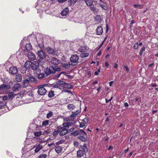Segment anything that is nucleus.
<instances>
[{
    "label": "nucleus",
    "instance_id": "obj_1",
    "mask_svg": "<svg viewBox=\"0 0 158 158\" xmlns=\"http://www.w3.org/2000/svg\"><path fill=\"white\" fill-rule=\"evenodd\" d=\"M61 69L58 66H55V67L52 66H50L49 67H47L45 69L44 72L47 76L50 75L51 74H53L56 73V71H60Z\"/></svg>",
    "mask_w": 158,
    "mask_h": 158
},
{
    "label": "nucleus",
    "instance_id": "obj_2",
    "mask_svg": "<svg viewBox=\"0 0 158 158\" xmlns=\"http://www.w3.org/2000/svg\"><path fill=\"white\" fill-rule=\"evenodd\" d=\"M89 49L88 47L87 46H81L80 47L78 50L79 52L82 53L80 55V56L81 58H85L89 56V53L87 52Z\"/></svg>",
    "mask_w": 158,
    "mask_h": 158
},
{
    "label": "nucleus",
    "instance_id": "obj_3",
    "mask_svg": "<svg viewBox=\"0 0 158 158\" xmlns=\"http://www.w3.org/2000/svg\"><path fill=\"white\" fill-rule=\"evenodd\" d=\"M79 57L76 54L72 55L70 58V62L72 65H74L78 63Z\"/></svg>",
    "mask_w": 158,
    "mask_h": 158
},
{
    "label": "nucleus",
    "instance_id": "obj_4",
    "mask_svg": "<svg viewBox=\"0 0 158 158\" xmlns=\"http://www.w3.org/2000/svg\"><path fill=\"white\" fill-rule=\"evenodd\" d=\"M44 85H39L38 88V93L40 95H44L47 93V90L44 87Z\"/></svg>",
    "mask_w": 158,
    "mask_h": 158
},
{
    "label": "nucleus",
    "instance_id": "obj_5",
    "mask_svg": "<svg viewBox=\"0 0 158 158\" xmlns=\"http://www.w3.org/2000/svg\"><path fill=\"white\" fill-rule=\"evenodd\" d=\"M37 55L40 58L38 60L39 62H40L41 61L45 58L46 56L45 53L42 51H39L37 52Z\"/></svg>",
    "mask_w": 158,
    "mask_h": 158
},
{
    "label": "nucleus",
    "instance_id": "obj_6",
    "mask_svg": "<svg viewBox=\"0 0 158 158\" xmlns=\"http://www.w3.org/2000/svg\"><path fill=\"white\" fill-rule=\"evenodd\" d=\"M57 84H58L63 85L64 84V87L69 89H72L73 87V86L72 85H69L64 82L62 81H58L57 82Z\"/></svg>",
    "mask_w": 158,
    "mask_h": 158
},
{
    "label": "nucleus",
    "instance_id": "obj_7",
    "mask_svg": "<svg viewBox=\"0 0 158 158\" xmlns=\"http://www.w3.org/2000/svg\"><path fill=\"white\" fill-rule=\"evenodd\" d=\"M39 67V63L37 62H34L33 63L32 62L30 67V69H32L35 70H38Z\"/></svg>",
    "mask_w": 158,
    "mask_h": 158
},
{
    "label": "nucleus",
    "instance_id": "obj_8",
    "mask_svg": "<svg viewBox=\"0 0 158 158\" xmlns=\"http://www.w3.org/2000/svg\"><path fill=\"white\" fill-rule=\"evenodd\" d=\"M80 134H86V133L83 130L80 129V130L75 131L71 133V135L74 136H76Z\"/></svg>",
    "mask_w": 158,
    "mask_h": 158
},
{
    "label": "nucleus",
    "instance_id": "obj_9",
    "mask_svg": "<svg viewBox=\"0 0 158 158\" xmlns=\"http://www.w3.org/2000/svg\"><path fill=\"white\" fill-rule=\"evenodd\" d=\"M62 130L61 131H60V136H63L66 134L68 132H70L72 131L74 129H69L68 130L67 129H61Z\"/></svg>",
    "mask_w": 158,
    "mask_h": 158
},
{
    "label": "nucleus",
    "instance_id": "obj_10",
    "mask_svg": "<svg viewBox=\"0 0 158 158\" xmlns=\"http://www.w3.org/2000/svg\"><path fill=\"white\" fill-rule=\"evenodd\" d=\"M51 63L55 66H57L60 63V60L55 57H52L51 60Z\"/></svg>",
    "mask_w": 158,
    "mask_h": 158
},
{
    "label": "nucleus",
    "instance_id": "obj_11",
    "mask_svg": "<svg viewBox=\"0 0 158 158\" xmlns=\"http://www.w3.org/2000/svg\"><path fill=\"white\" fill-rule=\"evenodd\" d=\"M10 73L12 75L15 74L18 72L17 68L15 66L11 67L9 68Z\"/></svg>",
    "mask_w": 158,
    "mask_h": 158
},
{
    "label": "nucleus",
    "instance_id": "obj_12",
    "mask_svg": "<svg viewBox=\"0 0 158 158\" xmlns=\"http://www.w3.org/2000/svg\"><path fill=\"white\" fill-rule=\"evenodd\" d=\"M96 34L98 35H100L102 34L103 32V29L101 26H98L96 31Z\"/></svg>",
    "mask_w": 158,
    "mask_h": 158
},
{
    "label": "nucleus",
    "instance_id": "obj_13",
    "mask_svg": "<svg viewBox=\"0 0 158 158\" xmlns=\"http://www.w3.org/2000/svg\"><path fill=\"white\" fill-rule=\"evenodd\" d=\"M36 74L38 75V78L39 79H40L43 78L45 77V73H41L40 70L38 69L36 72Z\"/></svg>",
    "mask_w": 158,
    "mask_h": 158
},
{
    "label": "nucleus",
    "instance_id": "obj_14",
    "mask_svg": "<svg viewBox=\"0 0 158 158\" xmlns=\"http://www.w3.org/2000/svg\"><path fill=\"white\" fill-rule=\"evenodd\" d=\"M27 56L29 60H34L36 58L34 54L32 52H29L28 53Z\"/></svg>",
    "mask_w": 158,
    "mask_h": 158
},
{
    "label": "nucleus",
    "instance_id": "obj_15",
    "mask_svg": "<svg viewBox=\"0 0 158 158\" xmlns=\"http://www.w3.org/2000/svg\"><path fill=\"white\" fill-rule=\"evenodd\" d=\"M10 85H6L3 84L0 85V89L2 90L9 89H10Z\"/></svg>",
    "mask_w": 158,
    "mask_h": 158
},
{
    "label": "nucleus",
    "instance_id": "obj_16",
    "mask_svg": "<svg viewBox=\"0 0 158 158\" xmlns=\"http://www.w3.org/2000/svg\"><path fill=\"white\" fill-rule=\"evenodd\" d=\"M80 136L78 137V138L83 142H86L87 141V138L85 137V136L86 135V134L80 135Z\"/></svg>",
    "mask_w": 158,
    "mask_h": 158
},
{
    "label": "nucleus",
    "instance_id": "obj_17",
    "mask_svg": "<svg viewBox=\"0 0 158 158\" xmlns=\"http://www.w3.org/2000/svg\"><path fill=\"white\" fill-rule=\"evenodd\" d=\"M44 146L42 145L40 143L38 144L37 146L34 150L35 152V153L38 152L43 148Z\"/></svg>",
    "mask_w": 158,
    "mask_h": 158
},
{
    "label": "nucleus",
    "instance_id": "obj_18",
    "mask_svg": "<svg viewBox=\"0 0 158 158\" xmlns=\"http://www.w3.org/2000/svg\"><path fill=\"white\" fill-rule=\"evenodd\" d=\"M81 112V110H78L75 112H73L72 113V114L71 115L70 117H71V118L73 119H74V118L76 117V116L78 114L80 113Z\"/></svg>",
    "mask_w": 158,
    "mask_h": 158
},
{
    "label": "nucleus",
    "instance_id": "obj_19",
    "mask_svg": "<svg viewBox=\"0 0 158 158\" xmlns=\"http://www.w3.org/2000/svg\"><path fill=\"white\" fill-rule=\"evenodd\" d=\"M29 82H31L33 84H35L37 83V81L36 79L34 77L31 76H30L29 78Z\"/></svg>",
    "mask_w": 158,
    "mask_h": 158
},
{
    "label": "nucleus",
    "instance_id": "obj_20",
    "mask_svg": "<svg viewBox=\"0 0 158 158\" xmlns=\"http://www.w3.org/2000/svg\"><path fill=\"white\" fill-rule=\"evenodd\" d=\"M29 83V81L28 79H25L23 80L22 83V87L25 88L27 87Z\"/></svg>",
    "mask_w": 158,
    "mask_h": 158
},
{
    "label": "nucleus",
    "instance_id": "obj_21",
    "mask_svg": "<svg viewBox=\"0 0 158 158\" xmlns=\"http://www.w3.org/2000/svg\"><path fill=\"white\" fill-rule=\"evenodd\" d=\"M20 85L19 83H16L13 86L12 90L13 91H16L19 88Z\"/></svg>",
    "mask_w": 158,
    "mask_h": 158
},
{
    "label": "nucleus",
    "instance_id": "obj_22",
    "mask_svg": "<svg viewBox=\"0 0 158 158\" xmlns=\"http://www.w3.org/2000/svg\"><path fill=\"white\" fill-rule=\"evenodd\" d=\"M32 62L30 61H27L24 64V66L26 69H30V67Z\"/></svg>",
    "mask_w": 158,
    "mask_h": 158
},
{
    "label": "nucleus",
    "instance_id": "obj_23",
    "mask_svg": "<svg viewBox=\"0 0 158 158\" xmlns=\"http://www.w3.org/2000/svg\"><path fill=\"white\" fill-rule=\"evenodd\" d=\"M69 12V10L68 8H66L62 10L61 12V15L62 16H65Z\"/></svg>",
    "mask_w": 158,
    "mask_h": 158
},
{
    "label": "nucleus",
    "instance_id": "obj_24",
    "mask_svg": "<svg viewBox=\"0 0 158 158\" xmlns=\"http://www.w3.org/2000/svg\"><path fill=\"white\" fill-rule=\"evenodd\" d=\"M46 50L48 53L50 54H53L55 52V50L49 47H48L46 48Z\"/></svg>",
    "mask_w": 158,
    "mask_h": 158
},
{
    "label": "nucleus",
    "instance_id": "obj_25",
    "mask_svg": "<svg viewBox=\"0 0 158 158\" xmlns=\"http://www.w3.org/2000/svg\"><path fill=\"white\" fill-rule=\"evenodd\" d=\"M90 9L95 14H97L99 11L98 9L95 6H90Z\"/></svg>",
    "mask_w": 158,
    "mask_h": 158
},
{
    "label": "nucleus",
    "instance_id": "obj_26",
    "mask_svg": "<svg viewBox=\"0 0 158 158\" xmlns=\"http://www.w3.org/2000/svg\"><path fill=\"white\" fill-rule=\"evenodd\" d=\"M94 0H84L86 5L89 6L92 5Z\"/></svg>",
    "mask_w": 158,
    "mask_h": 158
},
{
    "label": "nucleus",
    "instance_id": "obj_27",
    "mask_svg": "<svg viewBox=\"0 0 158 158\" xmlns=\"http://www.w3.org/2000/svg\"><path fill=\"white\" fill-rule=\"evenodd\" d=\"M84 152L83 151L81 150H79L77 151V156L78 157H81L84 154Z\"/></svg>",
    "mask_w": 158,
    "mask_h": 158
},
{
    "label": "nucleus",
    "instance_id": "obj_28",
    "mask_svg": "<svg viewBox=\"0 0 158 158\" xmlns=\"http://www.w3.org/2000/svg\"><path fill=\"white\" fill-rule=\"evenodd\" d=\"M62 150V148L60 146H57L55 147V150L57 153L61 152Z\"/></svg>",
    "mask_w": 158,
    "mask_h": 158
},
{
    "label": "nucleus",
    "instance_id": "obj_29",
    "mask_svg": "<svg viewBox=\"0 0 158 158\" xmlns=\"http://www.w3.org/2000/svg\"><path fill=\"white\" fill-rule=\"evenodd\" d=\"M22 76L20 74H17L16 76L15 80L17 82H20L22 80Z\"/></svg>",
    "mask_w": 158,
    "mask_h": 158
},
{
    "label": "nucleus",
    "instance_id": "obj_30",
    "mask_svg": "<svg viewBox=\"0 0 158 158\" xmlns=\"http://www.w3.org/2000/svg\"><path fill=\"white\" fill-rule=\"evenodd\" d=\"M72 65V64H71V62L70 61L68 63H62L63 66L67 69L69 68L70 67V65Z\"/></svg>",
    "mask_w": 158,
    "mask_h": 158
},
{
    "label": "nucleus",
    "instance_id": "obj_31",
    "mask_svg": "<svg viewBox=\"0 0 158 158\" xmlns=\"http://www.w3.org/2000/svg\"><path fill=\"white\" fill-rule=\"evenodd\" d=\"M26 49L27 51H29L32 48V46L30 43L27 44L25 46Z\"/></svg>",
    "mask_w": 158,
    "mask_h": 158
},
{
    "label": "nucleus",
    "instance_id": "obj_32",
    "mask_svg": "<svg viewBox=\"0 0 158 158\" xmlns=\"http://www.w3.org/2000/svg\"><path fill=\"white\" fill-rule=\"evenodd\" d=\"M75 107V105L72 104H69L67 106V108L68 109L70 110H73Z\"/></svg>",
    "mask_w": 158,
    "mask_h": 158
},
{
    "label": "nucleus",
    "instance_id": "obj_33",
    "mask_svg": "<svg viewBox=\"0 0 158 158\" xmlns=\"http://www.w3.org/2000/svg\"><path fill=\"white\" fill-rule=\"evenodd\" d=\"M6 106L3 101H0V109L4 108Z\"/></svg>",
    "mask_w": 158,
    "mask_h": 158
},
{
    "label": "nucleus",
    "instance_id": "obj_34",
    "mask_svg": "<svg viewBox=\"0 0 158 158\" xmlns=\"http://www.w3.org/2000/svg\"><path fill=\"white\" fill-rule=\"evenodd\" d=\"M54 91L51 90L48 93V96L49 98H51L54 96Z\"/></svg>",
    "mask_w": 158,
    "mask_h": 158
},
{
    "label": "nucleus",
    "instance_id": "obj_35",
    "mask_svg": "<svg viewBox=\"0 0 158 158\" xmlns=\"http://www.w3.org/2000/svg\"><path fill=\"white\" fill-rule=\"evenodd\" d=\"M15 96V94L13 92H10L8 93V97L10 98H13Z\"/></svg>",
    "mask_w": 158,
    "mask_h": 158
},
{
    "label": "nucleus",
    "instance_id": "obj_36",
    "mask_svg": "<svg viewBox=\"0 0 158 158\" xmlns=\"http://www.w3.org/2000/svg\"><path fill=\"white\" fill-rule=\"evenodd\" d=\"M42 132L41 131H35L34 132V135L35 136H38L42 134Z\"/></svg>",
    "mask_w": 158,
    "mask_h": 158
},
{
    "label": "nucleus",
    "instance_id": "obj_37",
    "mask_svg": "<svg viewBox=\"0 0 158 158\" xmlns=\"http://www.w3.org/2000/svg\"><path fill=\"white\" fill-rule=\"evenodd\" d=\"M98 4L103 9L105 10H106L107 9V7L106 6L99 3Z\"/></svg>",
    "mask_w": 158,
    "mask_h": 158
},
{
    "label": "nucleus",
    "instance_id": "obj_38",
    "mask_svg": "<svg viewBox=\"0 0 158 158\" xmlns=\"http://www.w3.org/2000/svg\"><path fill=\"white\" fill-rule=\"evenodd\" d=\"M81 148L83 150V152H84L85 153L87 152L88 149L86 147V145H85V144H84L83 146H82V147H81Z\"/></svg>",
    "mask_w": 158,
    "mask_h": 158
},
{
    "label": "nucleus",
    "instance_id": "obj_39",
    "mask_svg": "<svg viewBox=\"0 0 158 158\" xmlns=\"http://www.w3.org/2000/svg\"><path fill=\"white\" fill-rule=\"evenodd\" d=\"M27 69L25 67H22V68H21V72L22 73H25L27 71Z\"/></svg>",
    "mask_w": 158,
    "mask_h": 158
},
{
    "label": "nucleus",
    "instance_id": "obj_40",
    "mask_svg": "<svg viewBox=\"0 0 158 158\" xmlns=\"http://www.w3.org/2000/svg\"><path fill=\"white\" fill-rule=\"evenodd\" d=\"M62 125L64 127L69 128V126H71V124L69 123H64Z\"/></svg>",
    "mask_w": 158,
    "mask_h": 158
},
{
    "label": "nucleus",
    "instance_id": "obj_41",
    "mask_svg": "<svg viewBox=\"0 0 158 158\" xmlns=\"http://www.w3.org/2000/svg\"><path fill=\"white\" fill-rule=\"evenodd\" d=\"M77 2V0H69L68 2L69 4L70 5H72L76 3Z\"/></svg>",
    "mask_w": 158,
    "mask_h": 158
},
{
    "label": "nucleus",
    "instance_id": "obj_42",
    "mask_svg": "<svg viewBox=\"0 0 158 158\" xmlns=\"http://www.w3.org/2000/svg\"><path fill=\"white\" fill-rule=\"evenodd\" d=\"M133 6L135 8H136L138 9H141L142 8V6L141 5H136L134 4Z\"/></svg>",
    "mask_w": 158,
    "mask_h": 158
},
{
    "label": "nucleus",
    "instance_id": "obj_43",
    "mask_svg": "<svg viewBox=\"0 0 158 158\" xmlns=\"http://www.w3.org/2000/svg\"><path fill=\"white\" fill-rule=\"evenodd\" d=\"M49 121L48 120H46L43 122L42 123V126H46L48 125Z\"/></svg>",
    "mask_w": 158,
    "mask_h": 158
},
{
    "label": "nucleus",
    "instance_id": "obj_44",
    "mask_svg": "<svg viewBox=\"0 0 158 158\" xmlns=\"http://www.w3.org/2000/svg\"><path fill=\"white\" fill-rule=\"evenodd\" d=\"M145 48L144 47H143L141 49V50L139 52V55L141 56H142V54L143 53V52L145 51Z\"/></svg>",
    "mask_w": 158,
    "mask_h": 158
},
{
    "label": "nucleus",
    "instance_id": "obj_45",
    "mask_svg": "<svg viewBox=\"0 0 158 158\" xmlns=\"http://www.w3.org/2000/svg\"><path fill=\"white\" fill-rule=\"evenodd\" d=\"M52 115V112H50L49 113H48L47 114V118H51Z\"/></svg>",
    "mask_w": 158,
    "mask_h": 158
},
{
    "label": "nucleus",
    "instance_id": "obj_46",
    "mask_svg": "<svg viewBox=\"0 0 158 158\" xmlns=\"http://www.w3.org/2000/svg\"><path fill=\"white\" fill-rule=\"evenodd\" d=\"M138 47V44L137 42L135 43L134 45V48L135 49H137Z\"/></svg>",
    "mask_w": 158,
    "mask_h": 158
},
{
    "label": "nucleus",
    "instance_id": "obj_47",
    "mask_svg": "<svg viewBox=\"0 0 158 158\" xmlns=\"http://www.w3.org/2000/svg\"><path fill=\"white\" fill-rule=\"evenodd\" d=\"M54 89L55 90H58V91H60L61 90V89L57 85H55V86L54 87Z\"/></svg>",
    "mask_w": 158,
    "mask_h": 158
},
{
    "label": "nucleus",
    "instance_id": "obj_48",
    "mask_svg": "<svg viewBox=\"0 0 158 158\" xmlns=\"http://www.w3.org/2000/svg\"><path fill=\"white\" fill-rule=\"evenodd\" d=\"M47 156V155L46 154H44L40 155L38 158H46Z\"/></svg>",
    "mask_w": 158,
    "mask_h": 158
},
{
    "label": "nucleus",
    "instance_id": "obj_49",
    "mask_svg": "<svg viewBox=\"0 0 158 158\" xmlns=\"http://www.w3.org/2000/svg\"><path fill=\"white\" fill-rule=\"evenodd\" d=\"M66 74V72H60V73L57 75V77H58V78L60 76V75L62 74H63L64 75H65Z\"/></svg>",
    "mask_w": 158,
    "mask_h": 158
},
{
    "label": "nucleus",
    "instance_id": "obj_50",
    "mask_svg": "<svg viewBox=\"0 0 158 158\" xmlns=\"http://www.w3.org/2000/svg\"><path fill=\"white\" fill-rule=\"evenodd\" d=\"M36 140L37 142H39L41 144L42 143H44V141H40V139L39 138H36Z\"/></svg>",
    "mask_w": 158,
    "mask_h": 158
},
{
    "label": "nucleus",
    "instance_id": "obj_51",
    "mask_svg": "<svg viewBox=\"0 0 158 158\" xmlns=\"http://www.w3.org/2000/svg\"><path fill=\"white\" fill-rule=\"evenodd\" d=\"M106 38L104 39V40L102 42V43L99 45V47L97 49V50H99L102 46L103 45V43L105 41V40H106Z\"/></svg>",
    "mask_w": 158,
    "mask_h": 158
},
{
    "label": "nucleus",
    "instance_id": "obj_52",
    "mask_svg": "<svg viewBox=\"0 0 158 158\" xmlns=\"http://www.w3.org/2000/svg\"><path fill=\"white\" fill-rule=\"evenodd\" d=\"M74 145L75 146V147H77L78 145H79V143L78 142H77V141H74Z\"/></svg>",
    "mask_w": 158,
    "mask_h": 158
},
{
    "label": "nucleus",
    "instance_id": "obj_53",
    "mask_svg": "<svg viewBox=\"0 0 158 158\" xmlns=\"http://www.w3.org/2000/svg\"><path fill=\"white\" fill-rule=\"evenodd\" d=\"M59 132H60V131L59 130H57V131H54L53 133L52 134L54 135H57L58 134V133H59Z\"/></svg>",
    "mask_w": 158,
    "mask_h": 158
},
{
    "label": "nucleus",
    "instance_id": "obj_54",
    "mask_svg": "<svg viewBox=\"0 0 158 158\" xmlns=\"http://www.w3.org/2000/svg\"><path fill=\"white\" fill-rule=\"evenodd\" d=\"M100 70L99 69H98V71H95L94 73V75H98L99 73L100 72Z\"/></svg>",
    "mask_w": 158,
    "mask_h": 158
},
{
    "label": "nucleus",
    "instance_id": "obj_55",
    "mask_svg": "<svg viewBox=\"0 0 158 158\" xmlns=\"http://www.w3.org/2000/svg\"><path fill=\"white\" fill-rule=\"evenodd\" d=\"M3 100L6 101L8 99V97L7 96H4L3 97Z\"/></svg>",
    "mask_w": 158,
    "mask_h": 158
},
{
    "label": "nucleus",
    "instance_id": "obj_56",
    "mask_svg": "<svg viewBox=\"0 0 158 158\" xmlns=\"http://www.w3.org/2000/svg\"><path fill=\"white\" fill-rule=\"evenodd\" d=\"M85 126V124L84 123H81L80 124V127H83Z\"/></svg>",
    "mask_w": 158,
    "mask_h": 158
},
{
    "label": "nucleus",
    "instance_id": "obj_57",
    "mask_svg": "<svg viewBox=\"0 0 158 158\" xmlns=\"http://www.w3.org/2000/svg\"><path fill=\"white\" fill-rule=\"evenodd\" d=\"M83 121L86 123H88V119L87 118H85L83 119Z\"/></svg>",
    "mask_w": 158,
    "mask_h": 158
},
{
    "label": "nucleus",
    "instance_id": "obj_58",
    "mask_svg": "<svg viewBox=\"0 0 158 158\" xmlns=\"http://www.w3.org/2000/svg\"><path fill=\"white\" fill-rule=\"evenodd\" d=\"M42 127L41 125H38V124L36 125L35 128H42Z\"/></svg>",
    "mask_w": 158,
    "mask_h": 158
},
{
    "label": "nucleus",
    "instance_id": "obj_59",
    "mask_svg": "<svg viewBox=\"0 0 158 158\" xmlns=\"http://www.w3.org/2000/svg\"><path fill=\"white\" fill-rule=\"evenodd\" d=\"M124 67L126 69L127 72H129V70L128 67L126 65H124Z\"/></svg>",
    "mask_w": 158,
    "mask_h": 158
},
{
    "label": "nucleus",
    "instance_id": "obj_60",
    "mask_svg": "<svg viewBox=\"0 0 158 158\" xmlns=\"http://www.w3.org/2000/svg\"><path fill=\"white\" fill-rule=\"evenodd\" d=\"M151 86L152 87H156L157 86V85L156 83L154 84H152L151 85Z\"/></svg>",
    "mask_w": 158,
    "mask_h": 158
},
{
    "label": "nucleus",
    "instance_id": "obj_61",
    "mask_svg": "<svg viewBox=\"0 0 158 158\" xmlns=\"http://www.w3.org/2000/svg\"><path fill=\"white\" fill-rule=\"evenodd\" d=\"M58 0V1L60 3H63V2H64L65 1H66L67 0Z\"/></svg>",
    "mask_w": 158,
    "mask_h": 158
},
{
    "label": "nucleus",
    "instance_id": "obj_62",
    "mask_svg": "<svg viewBox=\"0 0 158 158\" xmlns=\"http://www.w3.org/2000/svg\"><path fill=\"white\" fill-rule=\"evenodd\" d=\"M124 106H125L126 107H127L129 105L127 102H126L124 103Z\"/></svg>",
    "mask_w": 158,
    "mask_h": 158
},
{
    "label": "nucleus",
    "instance_id": "obj_63",
    "mask_svg": "<svg viewBox=\"0 0 158 158\" xmlns=\"http://www.w3.org/2000/svg\"><path fill=\"white\" fill-rule=\"evenodd\" d=\"M118 64L116 63H115L114 65V68L117 69V68Z\"/></svg>",
    "mask_w": 158,
    "mask_h": 158
},
{
    "label": "nucleus",
    "instance_id": "obj_64",
    "mask_svg": "<svg viewBox=\"0 0 158 158\" xmlns=\"http://www.w3.org/2000/svg\"><path fill=\"white\" fill-rule=\"evenodd\" d=\"M55 144L54 143H51L48 144V146L49 147H51L52 145H54Z\"/></svg>",
    "mask_w": 158,
    "mask_h": 158
}]
</instances>
